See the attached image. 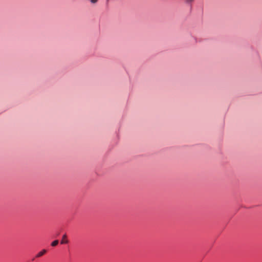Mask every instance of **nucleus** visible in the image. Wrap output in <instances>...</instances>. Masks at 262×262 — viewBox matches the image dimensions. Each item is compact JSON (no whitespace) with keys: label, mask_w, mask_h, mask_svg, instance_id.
I'll list each match as a JSON object with an SVG mask.
<instances>
[{"label":"nucleus","mask_w":262,"mask_h":262,"mask_svg":"<svg viewBox=\"0 0 262 262\" xmlns=\"http://www.w3.org/2000/svg\"><path fill=\"white\" fill-rule=\"evenodd\" d=\"M67 235L65 234L62 236V240L61 241V244H67L68 243V241L67 239Z\"/></svg>","instance_id":"obj_1"},{"label":"nucleus","mask_w":262,"mask_h":262,"mask_svg":"<svg viewBox=\"0 0 262 262\" xmlns=\"http://www.w3.org/2000/svg\"><path fill=\"white\" fill-rule=\"evenodd\" d=\"M47 251L45 249L42 250L40 252H39L37 255L36 257H39L43 255L44 254L46 253Z\"/></svg>","instance_id":"obj_2"},{"label":"nucleus","mask_w":262,"mask_h":262,"mask_svg":"<svg viewBox=\"0 0 262 262\" xmlns=\"http://www.w3.org/2000/svg\"><path fill=\"white\" fill-rule=\"evenodd\" d=\"M58 244V241L55 240L51 243V246L54 247V246H56V245H57Z\"/></svg>","instance_id":"obj_3"},{"label":"nucleus","mask_w":262,"mask_h":262,"mask_svg":"<svg viewBox=\"0 0 262 262\" xmlns=\"http://www.w3.org/2000/svg\"><path fill=\"white\" fill-rule=\"evenodd\" d=\"M194 0H185V2L187 4H190Z\"/></svg>","instance_id":"obj_4"},{"label":"nucleus","mask_w":262,"mask_h":262,"mask_svg":"<svg viewBox=\"0 0 262 262\" xmlns=\"http://www.w3.org/2000/svg\"><path fill=\"white\" fill-rule=\"evenodd\" d=\"M91 3L92 4H96L97 3L98 0H90Z\"/></svg>","instance_id":"obj_5"}]
</instances>
